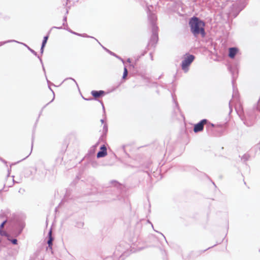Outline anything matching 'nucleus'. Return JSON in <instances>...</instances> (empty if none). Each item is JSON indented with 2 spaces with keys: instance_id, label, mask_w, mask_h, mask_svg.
Here are the masks:
<instances>
[{
  "instance_id": "obj_1",
  "label": "nucleus",
  "mask_w": 260,
  "mask_h": 260,
  "mask_svg": "<svg viewBox=\"0 0 260 260\" xmlns=\"http://www.w3.org/2000/svg\"><path fill=\"white\" fill-rule=\"evenodd\" d=\"M189 25L190 28V31L195 37L199 35L204 38L206 33L205 30V23L199 18L193 16L191 18L189 21Z\"/></svg>"
},
{
  "instance_id": "obj_2",
  "label": "nucleus",
  "mask_w": 260,
  "mask_h": 260,
  "mask_svg": "<svg viewBox=\"0 0 260 260\" xmlns=\"http://www.w3.org/2000/svg\"><path fill=\"white\" fill-rule=\"evenodd\" d=\"M124 244L121 243L117 246L116 247L113 255L107 257L104 260H123L124 257L127 255L126 250L128 248L127 245L126 247H124Z\"/></svg>"
},
{
  "instance_id": "obj_3",
  "label": "nucleus",
  "mask_w": 260,
  "mask_h": 260,
  "mask_svg": "<svg viewBox=\"0 0 260 260\" xmlns=\"http://www.w3.org/2000/svg\"><path fill=\"white\" fill-rule=\"evenodd\" d=\"M12 227V233L15 237L21 234L24 226L25 223L21 220H16L11 223Z\"/></svg>"
},
{
  "instance_id": "obj_4",
  "label": "nucleus",
  "mask_w": 260,
  "mask_h": 260,
  "mask_svg": "<svg viewBox=\"0 0 260 260\" xmlns=\"http://www.w3.org/2000/svg\"><path fill=\"white\" fill-rule=\"evenodd\" d=\"M195 58V56L192 54H186L183 60L182 61L181 68L184 72H187L188 71V67L190 64L193 62Z\"/></svg>"
},
{
  "instance_id": "obj_5",
  "label": "nucleus",
  "mask_w": 260,
  "mask_h": 260,
  "mask_svg": "<svg viewBox=\"0 0 260 260\" xmlns=\"http://www.w3.org/2000/svg\"><path fill=\"white\" fill-rule=\"evenodd\" d=\"M244 7V6L242 5L240 3H235L232 5L231 10L228 13L229 17H236Z\"/></svg>"
},
{
  "instance_id": "obj_6",
  "label": "nucleus",
  "mask_w": 260,
  "mask_h": 260,
  "mask_svg": "<svg viewBox=\"0 0 260 260\" xmlns=\"http://www.w3.org/2000/svg\"><path fill=\"white\" fill-rule=\"evenodd\" d=\"M205 124H208V128L214 127V124L212 123H208V120L206 119L201 120L199 122L196 124L193 127V131L194 133H198L201 132L204 129V125Z\"/></svg>"
},
{
  "instance_id": "obj_7",
  "label": "nucleus",
  "mask_w": 260,
  "mask_h": 260,
  "mask_svg": "<svg viewBox=\"0 0 260 260\" xmlns=\"http://www.w3.org/2000/svg\"><path fill=\"white\" fill-rule=\"evenodd\" d=\"M158 27L157 26H153L152 29V36L150 38V42H149L148 45H155L158 40Z\"/></svg>"
},
{
  "instance_id": "obj_8",
  "label": "nucleus",
  "mask_w": 260,
  "mask_h": 260,
  "mask_svg": "<svg viewBox=\"0 0 260 260\" xmlns=\"http://www.w3.org/2000/svg\"><path fill=\"white\" fill-rule=\"evenodd\" d=\"M17 42V43H20L18 41H16L15 40H8V41H5V42H1V44L0 45H4L6 43H9V42ZM21 44L24 45L25 46H26L27 49L32 53L34 54L35 56H37L38 58L39 59L42 65V67H43V69L44 70V72H45V68L43 66V61H42V60L41 59V58L38 55V53L35 51H34L33 49H31L29 47H28L27 45H26V44H23L22 43H20Z\"/></svg>"
},
{
  "instance_id": "obj_9",
  "label": "nucleus",
  "mask_w": 260,
  "mask_h": 260,
  "mask_svg": "<svg viewBox=\"0 0 260 260\" xmlns=\"http://www.w3.org/2000/svg\"><path fill=\"white\" fill-rule=\"evenodd\" d=\"M148 20L150 23L151 28H153V26H157L156 25V21L157 17L155 14L151 12L149 10L147 12Z\"/></svg>"
},
{
  "instance_id": "obj_10",
  "label": "nucleus",
  "mask_w": 260,
  "mask_h": 260,
  "mask_svg": "<svg viewBox=\"0 0 260 260\" xmlns=\"http://www.w3.org/2000/svg\"><path fill=\"white\" fill-rule=\"evenodd\" d=\"M142 225L141 223H138L136 225V230L134 233V236L132 238L131 242L134 243L137 241L139 236L140 233V229H141Z\"/></svg>"
},
{
  "instance_id": "obj_11",
  "label": "nucleus",
  "mask_w": 260,
  "mask_h": 260,
  "mask_svg": "<svg viewBox=\"0 0 260 260\" xmlns=\"http://www.w3.org/2000/svg\"><path fill=\"white\" fill-rule=\"evenodd\" d=\"M107 155V147L105 145H103L100 147V151L97 153L96 157L99 158L104 157Z\"/></svg>"
},
{
  "instance_id": "obj_12",
  "label": "nucleus",
  "mask_w": 260,
  "mask_h": 260,
  "mask_svg": "<svg viewBox=\"0 0 260 260\" xmlns=\"http://www.w3.org/2000/svg\"><path fill=\"white\" fill-rule=\"evenodd\" d=\"M91 94L95 99L104 96L105 92L104 90H92Z\"/></svg>"
},
{
  "instance_id": "obj_13",
  "label": "nucleus",
  "mask_w": 260,
  "mask_h": 260,
  "mask_svg": "<svg viewBox=\"0 0 260 260\" xmlns=\"http://www.w3.org/2000/svg\"><path fill=\"white\" fill-rule=\"evenodd\" d=\"M238 49L236 47H232L229 49V56L231 58H234L237 53H238Z\"/></svg>"
},
{
  "instance_id": "obj_14",
  "label": "nucleus",
  "mask_w": 260,
  "mask_h": 260,
  "mask_svg": "<svg viewBox=\"0 0 260 260\" xmlns=\"http://www.w3.org/2000/svg\"><path fill=\"white\" fill-rule=\"evenodd\" d=\"M25 175L26 177H29L30 175L36 174L37 172L36 167H30L29 169L25 170Z\"/></svg>"
},
{
  "instance_id": "obj_15",
  "label": "nucleus",
  "mask_w": 260,
  "mask_h": 260,
  "mask_svg": "<svg viewBox=\"0 0 260 260\" xmlns=\"http://www.w3.org/2000/svg\"><path fill=\"white\" fill-rule=\"evenodd\" d=\"M48 239L47 241V244L48 245V247L52 249V246L53 245V241L54 240V238L52 235V230L51 229L50 230L48 234Z\"/></svg>"
},
{
  "instance_id": "obj_16",
  "label": "nucleus",
  "mask_w": 260,
  "mask_h": 260,
  "mask_svg": "<svg viewBox=\"0 0 260 260\" xmlns=\"http://www.w3.org/2000/svg\"><path fill=\"white\" fill-rule=\"evenodd\" d=\"M7 222V220H6L4 221L1 224H0V235L1 236H8V234L5 232L3 231L2 229L4 227V225L5 223Z\"/></svg>"
},
{
  "instance_id": "obj_17",
  "label": "nucleus",
  "mask_w": 260,
  "mask_h": 260,
  "mask_svg": "<svg viewBox=\"0 0 260 260\" xmlns=\"http://www.w3.org/2000/svg\"><path fill=\"white\" fill-rule=\"evenodd\" d=\"M99 145V143H97L94 145L92 146L88 151V154L90 156L94 154L95 152L96 151V148L98 145Z\"/></svg>"
},
{
  "instance_id": "obj_18",
  "label": "nucleus",
  "mask_w": 260,
  "mask_h": 260,
  "mask_svg": "<svg viewBox=\"0 0 260 260\" xmlns=\"http://www.w3.org/2000/svg\"><path fill=\"white\" fill-rule=\"evenodd\" d=\"M108 125L106 123H105L103 126L102 135L101 136L102 138L106 137L107 133L108 132Z\"/></svg>"
},
{
  "instance_id": "obj_19",
  "label": "nucleus",
  "mask_w": 260,
  "mask_h": 260,
  "mask_svg": "<svg viewBox=\"0 0 260 260\" xmlns=\"http://www.w3.org/2000/svg\"><path fill=\"white\" fill-rule=\"evenodd\" d=\"M111 185L115 187L117 189L121 188V184L115 180H112L110 182Z\"/></svg>"
},
{
  "instance_id": "obj_20",
  "label": "nucleus",
  "mask_w": 260,
  "mask_h": 260,
  "mask_svg": "<svg viewBox=\"0 0 260 260\" xmlns=\"http://www.w3.org/2000/svg\"><path fill=\"white\" fill-rule=\"evenodd\" d=\"M7 237V239L9 241H11V243L14 244V245H16L17 244V242H18V241L16 239L14 238V239H11V236H10V235L8 234V236H6Z\"/></svg>"
},
{
  "instance_id": "obj_21",
  "label": "nucleus",
  "mask_w": 260,
  "mask_h": 260,
  "mask_svg": "<svg viewBox=\"0 0 260 260\" xmlns=\"http://www.w3.org/2000/svg\"><path fill=\"white\" fill-rule=\"evenodd\" d=\"M249 154L246 153L242 156L241 160H243L244 162H246L249 159Z\"/></svg>"
},
{
  "instance_id": "obj_22",
  "label": "nucleus",
  "mask_w": 260,
  "mask_h": 260,
  "mask_svg": "<svg viewBox=\"0 0 260 260\" xmlns=\"http://www.w3.org/2000/svg\"><path fill=\"white\" fill-rule=\"evenodd\" d=\"M244 123L247 126H251L253 125L254 122L253 121H248V120L246 119L244 121Z\"/></svg>"
},
{
  "instance_id": "obj_23",
  "label": "nucleus",
  "mask_w": 260,
  "mask_h": 260,
  "mask_svg": "<svg viewBox=\"0 0 260 260\" xmlns=\"http://www.w3.org/2000/svg\"><path fill=\"white\" fill-rule=\"evenodd\" d=\"M99 43L100 44V45L103 47V48L107 52H108L110 54L113 55V56H116V54L114 52L111 51L109 49H107L105 47H104L103 45H101V44L99 42Z\"/></svg>"
},
{
  "instance_id": "obj_24",
  "label": "nucleus",
  "mask_w": 260,
  "mask_h": 260,
  "mask_svg": "<svg viewBox=\"0 0 260 260\" xmlns=\"http://www.w3.org/2000/svg\"><path fill=\"white\" fill-rule=\"evenodd\" d=\"M48 38H49V36H48V35L44 37L43 38V41H42V45H43V46H45L46 43H47V42L48 40Z\"/></svg>"
},
{
  "instance_id": "obj_25",
  "label": "nucleus",
  "mask_w": 260,
  "mask_h": 260,
  "mask_svg": "<svg viewBox=\"0 0 260 260\" xmlns=\"http://www.w3.org/2000/svg\"><path fill=\"white\" fill-rule=\"evenodd\" d=\"M127 74H128L127 69L126 67H125L124 68V72H123V74L122 78L125 79V77L127 76Z\"/></svg>"
},
{
  "instance_id": "obj_26",
  "label": "nucleus",
  "mask_w": 260,
  "mask_h": 260,
  "mask_svg": "<svg viewBox=\"0 0 260 260\" xmlns=\"http://www.w3.org/2000/svg\"><path fill=\"white\" fill-rule=\"evenodd\" d=\"M49 89L52 92L53 94V98L52 99V100L49 102L48 103V104H47L43 108H44L47 105H48L49 103H51L54 99V98H55V94H54V91H53V90L51 89V88L50 87V85H49Z\"/></svg>"
},
{
  "instance_id": "obj_27",
  "label": "nucleus",
  "mask_w": 260,
  "mask_h": 260,
  "mask_svg": "<svg viewBox=\"0 0 260 260\" xmlns=\"http://www.w3.org/2000/svg\"><path fill=\"white\" fill-rule=\"evenodd\" d=\"M64 29H66V28H64ZM66 29L68 30L69 32H70L72 34H73L74 35H77V36H81V35L80 34H78L77 32H76L75 31H73V30H72L70 29L66 28Z\"/></svg>"
},
{
  "instance_id": "obj_28",
  "label": "nucleus",
  "mask_w": 260,
  "mask_h": 260,
  "mask_svg": "<svg viewBox=\"0 0 260 260\" xmlns=\"http://www.w3.org/2000/svg\"><path fill=\"white\" fill-rule=\"evenodd\" d=\"M81 36L83 37L93 38L99 43V41H98V40L97 39H95L94 38H93L92 37L89 36L87 35L86 34H81Z\"/></svg>"
},
{
  "instance_id": "obj_29",
  "label": "nucleus",
  "mask_w": 260,
  "mask_h": 260,
  "mask_svg": "<svg viewBox=\"0 0 260 260\" xmlns=\"http://www.w3.org/2000/svg\"><path fill=\"white\" fill-rule=\"evenodd\" d=\"M67 17L66 16H65L63 18V24L62 25L63 26H66V25H67Z\"/></svg>"
},
{
  "instance_id": "obj_30",
  "label": "nucleus",
  "mask_w": 260,
  "mask_h": 260,
  "mask_svg": "<svg viewBox=\"0 0 260 260\" xmlns=\"http://www.w3.org/2000/svg\"><path fill=\"white\" fill-rule=\"evenodd\" d=\"M73 80L75 83L76 85L78 86V84H77V82L76 81V80L74 79H73V78H72L71 77L67 78L65 79L63 81H64L66 80Z\"/></svg>"
},
{
  "instance_id": "obj_31",
  "label": "nucleus",
  "mask_w": 260,
  "mask_h": 260,
  "mask_svg": "<svg viewBox=\"0 0 260 260\" xmlns=\"http://www.w3.org/2000/svg\"><path fill=\"white\" fill-rule=\"evenodd\" d=\"M33 141H34V138L32 137V144H31V149L30 152L29 153V154L27 156H26L25 158H23L22 160L25 159L26 158L28 157V156L30 154V153H31V152L32 151V146H33Z\"/></svg>"
},
{
  "instance_id": "obj_32",
  "label": "nucleus",
  "mask_w": 260,
  "mask_h": 260,
  "mask_svg": "<svg viewBox=\"0 0 260 260\" xmlns=\"http://www.w3.org/2000/svg\"><path fill=\"white\" fill-rule=\"evenodd\" d=\"M45 46L41 45V49H40V52L42 54L44 52V50Z\"/></svg>"
},
{
  "instance_id": "obj_33",
  "label": "nucleus",
  "mask_w": 260,
  "mask_h": 260,
  "mask_svg": "<svg viewBox=\"0 0 260 260\" xmlns=\"http://www.w3.org/2000/svg\"><path fill=\"white\" fill-rule=\"evenodd\" d=\"M53 28H56V29H62V26H60V27H56V26H53L52 27V29Z\"/></svg>"
},
{
  "instance_id": "obj_34",
  "label": "nucleus",
  "mask_w": 260,
  "mask_h": 260,
  "mask_svg": "<svg viewBox=\"0 0 260 260\" xmlns=\"http://www.w3.org/2000/svg\"><path fill=\"white\" fill-rule=\"evenodd\" d=\"M98 164L96 162H92V166L94 167H95L97 166Z\"/></svg>"
},
{
  "instance_id": "obj_35",
  "label": "nucleus",
  "mask_w": 260,
  "mask_h": 260,
  "mask_svg": "<svg viewBox=\"0 0 260 260\" xmlns=\"http://www.w3.org/2000/svg\"><path fill=\"white\" fill-rule=\"evenodd\" d=\"M101 103L102 107H103V110L104 113H105V107H104V104H103V103L102 102H101Z\"/></svg>"
},
{
  "instance_id": "obj_36",
  "label": "nucleus",
  "mask_w": 260,
  "mask_h": 260,
  "mask_svg": "<svg viewBox=\"0 0 260 260\" xmlns=\"http://www.w3.org/2000/svg\"><path fill=\"white\" fill-rule=\"evenodd\" d=\"M229 108H230V113H231L232 111V107L231 105V101L229 102Z\"/></svg>"
},
{
  "instance_id": "obj_37",
  "label": "nucleus",
  "mask_w": 260,
  "mask_h": 260,
  "mask_svg": "<svg viewBox=\"0 0 260 260\" xmlns=\"http://www.w3.org/2000/svg\"><path fill=\"white\" fill-rule=\"evenodd\" d=\"M115 57H116L117 58H119L121 59V60L122 61L123 63H124V60L123 59L121 58L120 57H119L118 56H117L116 54V56H115Z\"/></svg>"
},
{
  "instance_id": "obj_38",
  "label": "nucleus",
  "mask_w": 260,
  "mask_h": 260,
  "mask_svg": "<svg viewBox=\"0 0 260 260\" xmlns=\"http://www.w3.org/2000/svg\"><path fill=\"white\" fill-rule=\"evenodd\" d=\"M115 57H116L117 58H119L121 59V60L122 61L123 63H124V60L123 59L121 58L120 57H119L118 56H117L116 54V56H115Z\"/></svg>"
},
{
  "instance_id": "obj_39",
  "label": "nucleus",
  "mask_w": 260,
  "mask_h": 260,
  "mask_svg": "<svg viewBox=\"0 0 260 260\" xmlns=\"http://www.w3.org/2000/svg\"><path fill=\"white\" fill-rule=\"evenodd\" d=\"M0 160H1V161H2L3 162H4L5 164H6V163H7V161H6L5 160H4V159H3V158H0Z\"/></svg>"
},
{
  "instance_id": "obj_40",
  "label": "nucleus",
  "mask_w": 260,
  "mask_h": 260,
  "mask_svg": "<svg viewBox=\"0 0 260 260\" xmlns=\"http://www.w3.org/2000/svg\"><path fill=\"white\" fill-rule=\"evenodd\" d=\"M101 122L102 123H104L105 121H104V119H101Z\"/></svg>"
},
{
  "instance_id": "obj_41",
  "label": "nucleus",
  "mask_w": 260,
  "mask_h": 260,
  "mask_svg": "<svg viewBox=\"0 0 260 260\" xmlns=\"http://www.w3.org/2000/svg\"><path fill=\"white\" fill-rule=\"evenodd\" d=\"M127 61L128 62H131V59H130V58H128V59H127Z\"/></svg>"
},
{
  "instance_id": "obj_42",
  "label": "nucleus",
  "mask_w": 260,
  "mask_h": 260,
  "mask_svg": "<svg viewBox=\"0 0 260 260\" xmlns=\"http://www.w3.org/2000/svg\"><path fill=\"white\" fill-rule=\"evenodd\" d=\"M9 175H10V170H8V176H9Z\"/></svg>"
},
{
  "instance_id": "obj_43",
  "label": "nucleus",
  "mask_w": 260,
  "mask_h": 260,
  "mask_svg": "<svg viewBox=\"0 0 260 260\" xmlns=\"http://www.w3.org/2000/svg\"><path fill=\"white\" fill-rule=\"evenodd\" d=\"M165 238V237L164 236V235H163V234L162 233H160Z\"/></svg>"
},
{
  "instance_id": "obj_44",
  "label": "nucleus",
  "mask_w": 260,
  "mask_h": 260,
  "mask_svg": "<svg viewBox=\"0 0 260 260\" xmlns=\"http://www.w3.org/2000/svg\"><path fill=\"white\" fill-rule=\"evenodd\" d=\"M47 82H48V84H49L50 83H51L50 82V81H48V80H47Z\"/></svg>"
},
{
  "instance_id": "obj_45",
  "label": "nucleus",
  "mask_w": 260,
  "mask_h": 260,
  "mask_svg": "<svg viewBox=\"0 0 260 260\" xmlns=\"http://www.w3.org/2000/svg\"><path fill=\"white\" fill-rule=\"evenodd\" d=\"M83 223H80V225H81V226H83Z\"/></svg>"
},
{
  "instance_id": "obj_46",
  "label": "nucleus",
  "mask_w": 260,
  "mask_h": 260,
  "mask_svg": "<svg viewBox=\"0 0 260 260\" xmlns=\"http://www.w3.org/2000/svg\"><path fill=\"white\" fill-rule=\"evenodd\" d=\"M229 69H230V71L232 72L231 68H229Z\"/></svg>"
},
{
  "instance_id": "obj_47",
  "label": "nucleus",
  "mask_w": 260,
  "mask_h": 260,
  "mask_svg": "<svg viewBox=\"0 0 260 260\" xmlns=\"http://www.w3.org/2000/svg\"><path fill=\"white\" fill-rule=\"evenodd\" d=\"M212 183H213V184H214V185H215V184L214 182H213Z\"/></svg>"
},
{
  "instance_id": "obj_48",
  "label": "nucleus",
  "mask_w": 260,
  "mask_h": 260,
  "mask_svg": "<svg viewBox=\"0 0 260 260\" xmlns=\"http://www.w3.org/2000/svg\"><path fill=\"white\" fill-rule=\"evenodd\" d=\"M68 11H67L66 14H68Z\"/></svg>"
}]
</instances>
